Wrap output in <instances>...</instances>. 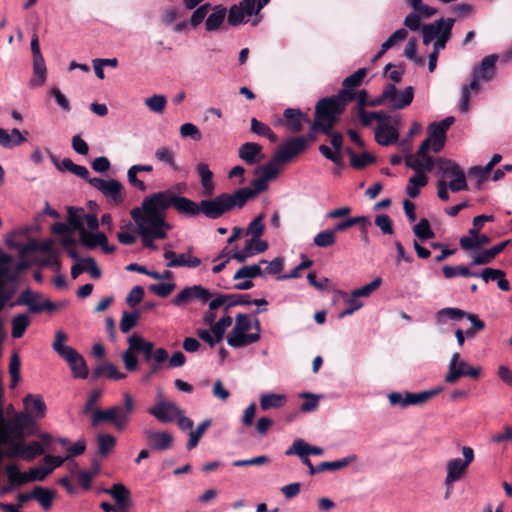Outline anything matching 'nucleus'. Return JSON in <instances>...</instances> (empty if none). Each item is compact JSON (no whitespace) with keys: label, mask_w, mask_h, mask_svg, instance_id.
Wrapping results in <instances>:
<instances>
[{"label":"nucleus","mask_w":512,"mask_h":512,"mask_svg":"<svg viewBox=\"0 0 512 512\" xmlns=\"http://www.w3.org/2000/svg\"><path fill=\"white\" fill-rule=\"evenodd\" d=\"M173 207L181 216L194 218L202 214L198 202L180 195H175L170 189L155 192L146 196L141 206L130 210L137 233L144 247L156 250L155 239H165L172 226L166 220V211Z\"/></svg>","instance_id":"nucleus-1"},{"label":"nucleus","mask_w":512,"mask_h":512,"mask_svg":"<svg viewBox=\"0 0 512 512\" xmlns=\"http://www.w3.org/2000/svg\"><path fill=\"white\" fill-rule=\"evenodd\" d=\"M251 185L252 188L243 187L232 193H221L214 198L200 200L198 204L202 214L207 219H218L235 207L243 208L249 200L268 189V181L261 176L253 179Z\"/></svg>","instance_id":"nucleus-2"},{"label":"nucleus","mask_w":512,"mask_h":512,"mask_svg":"<svg viewBox=\"0 0 512 512\" xmlns=\"http://www.w3.org/2000/svg\"><path fill=\"white\" fill-rule=\"evenodd\" d=\"M123 401V406L115 405L106 410L97 409L92 416V425L97 426L101 422L109 421L118 431H123L134 411V401L129 393L123 394Z\"/></svg>","instance_id":"nucleus-3"},{"label":"nucleus","mask_w":512,"mask_h":512,"mask_svg":"<svg viewBox=\"0 0 512 512\" xmlns=\"http://www.w3.org/2000/svg\"><path fill=\"white\" fill-rule=\"evenodd\" d=\"M42 299V294L39 292H34L30 288H26L23 290L17 299L11 303H9V307L15 306H27L28 311L33 314L42 313L44 311L53 312L59 306H63L64 303L55 304L50 299H44L41 302L38 300Z\"/></svg>","instance_id":"nucleus-4"},{"label":"nucleus","mask_w":512,"mask_h":512,"mask_svg":"<svg viewBox=\"0 0 512 512\" xmlns=\"http://www.w3.org/2000/svg\"><path fill=\"white\" fill-rule=\"evenodd\" d=\"M34 425L35 421L32 415L23 411L17 413L14 418L5 423V432L2 433L9 436L13 435L18 439H24L26 436L34 433Z\"/></svg>","instance_id":"nucleus-5"},{"label":"nucleus","mask_w":512,"mask_h":512,"mask_svg":"<svg viewBox=\"0 0 512 512\" xmlns=\"http://www.w3.org/2000/svg\"><path fill=\"white\" fill-rule=\"evenodd\" d=\"M462 454L464 457L463 461L460 458H453L447 461L445 485L449 486L452 483L457 482L465 472L466 468L474 460V450L471 447H462Z\"/></svg>","instance_id":"nucleus-6"},{"label":"nucleus","mask_w":512,"mask_h":512,"mask_svg":"<svg viewBox=\"0 0 512 512\" xmlns=\"http://www.w3.org/2000/svg\"><path fill=\"white\" fill-rule=\"evenodd\" d=\"M212 297L213 294L209 289L200 284H195L186 286L177 293L172 299V304L176 307H182L194 300L199 301L201 304H206Z\"/></svg>","instance_id":"nucleus-7"},{"label":"nucleus","mask_w":512,"mask_h":512,"mask_svg":"<svg viewBox=\"0 0 512 512\" xmlns=\"http://www.w3.org/2000/svg\"><path fill=\"white\" fill-rule=\"evenodd\" d=\"M454 24V18L444 19L441 17L432 23L422 25L423 44L428 45L437 37L445 34L447 37H451Z\"/></svg>","instance_id":"nucleus-8"},{"label":"nucleus","mask_w":512,"mask_h":512,"mask_svg":"<svg viewBox=\"0 0 512 512\" xmlns=\"http://www.w3.org/2000/svg\"><path fill=\"white\" fill-rule=\"evenodd\" d=\"M90 185L99 190L106 198L111 199L115 204H120L124 201V188L117 179L110 178L104 180L102 178L93 177L90 181Z\"/></svg>","instance_id":"nucleus-9"},{"label":"nucleus","mask_w":512,"mask_h":512,"mask_svg":"<svg viewBox=\"0 0 512 512\" xmlns=\"http://www.w3.org/2000/svg\"><path fill=\"white\" fill-rule=\"evenodd\" d=\"M306 146V139L303 136L289 138L275 152V161H280L283 164L288 163L303 152Z\"/></svg>","instance_id":"nucleus-10"},{"label":"nucleus","mask_w":512,"mask_h":512,"mask_svg":"<svg viewBox=\"0 0 512 512\" xmlns=\"http://www.w3.org/2000/svg\"><path fill=\"white\" fill-rule=\"evenodd\" d=\"M344 111V104L335 96L322 98L315 107L317 119H336Z\"/></svg>","instance_id":"nucleus-11"},{"label":"nucleus","mask_w":512,"mask_h":512,"mask_svg":"<svg viewBox=\"0 0 512 512\" xmlns=\"http://www.w3.org/2000/svg\"><path fill=\"white\" fill-rule=\"evenodd\" d=\"M148 413L160 423H171L175 420L181 409L171 401L159 400L154 406L148 409Z\"/></svg>","instance_id":"nucleus-12"},{"label":"nucleus","mask_w":512,"mask_h":512,"mask_svg":"<svg viewBox=\"0 0 512 512\" xmlns=\"http://www.w3.org/2000/svg\"><path fill=\"white\" fill-rule=\"evenodd\" d=\"M143 434L147 445L152 451H166L173 444V436L168 431L146 429Z\"/></svg>","instance_id":"nucleus-13"},{"label":"nucleus","mask_w":512,"mask_h":512,"mask_svg":"<svg viewBox=\"0 0 512 512\" xmlns=\"http://www.w3.org/2000/svg\"><path fill=\"white\" fill-rule=\"evenodd\" d=\"M498 60L497 54L485 56L478 66L473 69L472 77L480 78L481 81L490 82L496 75V62Z\"/></svg>","instance_id":"nucleus-14"},{"label":"nucleus","mask_w":512,"mask_h":512,"mask_svg":"<svg viewBox=\"0 0 512 512\" xmlns=\"http://www.w3.org/2000/svg\"><path fill=\"white\" fill-rule=\"evenodd\" d=\"M238 157L247 165H255L260 163L265 155L262 147L256 142H245L238 148Z\"/></svg>","instance_id":"nucleus-15"},{"label":"nucleus","mask_w":512,"mask_h":512,"mask_svg":"<svg viewBox=\"0 0 512 512\" xmlns=\"http://www.w3.org/2000/svg\"><path fill=\"white\" fill-rule=\"evenodd\" d=\"M102 492L109 494L118 506V511L128 509L131 505V492L123 483H115L109 488H103Z\"/></svg>","instance_id":"nucleus-16"},{"label":"nucleus","mask_w":512,"mask_h":512,"mask_svg":"<svg viewBox=\"0 0 512 512\" xmlns=\"http://www.w3.org/2000/svg\"><path fill=\"white\" fill-rule=\"evenodd\" d=\"M67 340V335L62 331L58 330L55 333V340L53 342V350L67 363L72 361L73 359H76V356H78L79 352L71 347L66 346L63 343Z\"/></svg>","instance_id":"nucleus-17"},{"label":"nucleus","mask_w":512,"mask_h":512,"mask_svg":"<svg viewBox=\"0 0 512 512\" xmlns=\"http://www.w3.org/2000/svg\"><path fill=\"white\" fill-rule=\"evenodd\" d=\"M128 345L131 346L137 353L143 354L144 360L150 363L153 360L154 344L146 341L142 336L133 334L128 337Z\"/></svg>","instance_id":"nucleus-18"},{"label":"nucleus","mask_w":512,"mask_h":512,"mask_svg":"<svg viewBox=\"0 0 512 512\" xmlns=\"http://www.w3.org/2000/svg\"><path fill=\"white\" fill-rule=\"evenodd\" d=\"M414 99V88L412 86L405 87L401 92H397V88L393 95L389 98V107L393 110H401L409 106Z\"/></svg>","instance_id":"nucleus-19"},{"label":"nucleus","mask_w":512,"mask_h":512,"mask_svg":"<svg viewBox=\"0 0 512 512\" xmlns=\"http://www.w3.org/2000/svg\"><path fill=\"white\" fill-rule=\"evenodd\" d=\"M101 377L117 381L126 378V374L120 372L114 364L106 362L95 367L91 374V379L93 381H96Z\"/></svg>","instance_id":"nucleus-20"},{"label":"nucleus","mask_w":512,"mask_h":512,"mask_svg":"<svg viewBox=\"0 0 512 512\" xmlns=\"http://www.w3.org/2000/svg\"><path fill=\"white\" fill-rule=\"evenodd\" d=\"M26 140V136L18 128L11 129L10 133L3 128L0 129V146L2 148L12 149L20 146Z\"/></svg>","instance_id":"nucleus-21"},{"label":"nucleus","mask_w":512,"mask_h":512,"mask_svg":"<svg viewBox=\"0 0 512 512\" xmlns=\"http://www.w3.org/2000/svg\"><path fill=\"white\" fill-rule=\"evenodd\" d=\"M399 138L398 130L390 125H379L375 129V141L382 146L395 143Z\"/></svg>","instance_id":"nucleus-22"},{"label":"nucleus","mask_w":512,"mask_h":512,"mask_svg":"<svg viewBox=\"0 0 512 512\" xmlns=\"http://www.w3.org/2000/svg\"><path fill=\"white\" fill-rule=\"evenodd\" d=\"M508 242V240L502 241L494 245L490 249L484 250L480 254L474 256L473 260L470 263V266L489 264L499 253H501L505 249Z\"/></svg>","instance_id":"nucleus-23"},{"label":"nucleus","mask_w":512,"mask_h":512,"mask_svg":"<svg viewBox=\"0 0 512 512\" xmlns=\"http://www.w3.org/2000/svg\"><path fill=\"white\" fill-rule=\"evenodd\" d=\"M286 119V125L292 132H299L302 130L303 121L308 120L307 116L298 108H287L283 113Z\"/></svg>","instance_id":"nucleus-24"},{"label":"nucleus","mask_w":512,"mask_h":512,"mask_svg":"<svg viewBox=\"0 0 512 512\" xmlns=\"http://www.w3.org/2000/svg\"><path fill=\"white\" fill-rule=\"evenodd\" d=\"M213 12L207 16L205 20V30L207 32H214L218 30L223 24L227 9L222 5H216L213 8Z\"/></svg>","instance_id":"nucleus-25"},{"label":"nucleus","mask_w":512,"mask_h":512,"mask_svg":"<svg viewBox=\"0 0 512 512\" xmlns=\"http://www.w3.org/2000/svg\"><path fill=\"white\" fill-rule=\"evenodd\" d=\"M428 137L432 141V151L439 153L446 144L447 134L442 127L430 123L427 127Z\"/></svg>","instance_id":"nucleus-26"},{"label":"nucleus","mask_w":512,"mask_h":512,"mask_svg":"<svg viewBox=\"0 0 512 512\" xmlns=\"http://www.w3.org/2000/svg\"><path fill=\"white\" fill-rule=\"evenodd\" d=\"M85 210L82 207H67V215L66 221L70 225L71 229L80 233L85 229L84 227V218H85Z\"/></svg>","instance_id":"nucleus-27"},{"label":"nucleus","mask_w":512,"mask_h":512,"mask_svg":"<svg viewBox=\"0 0 512 512\" xmlns=\"http://www.w3.org/2000/svg\"><path fill=\"white\" fill-rule=\"evenodd\" d=\"M105 241V233L101 231L89 232L84 229L79 233V243L88 250L100 247Z\"/></svg>","instance_id":"nucleus-28"},{"label":"nucleus","mask_w":512,"mask_h":512,"mask_svg":"<svg viewBox=\"0 0 512 512\" xmlns=\"http://www.w3.org/2000/svg\"><path fill=\"white\" fill-rule=\"evenodd\" d=\"M443 386H437L435 388L420 391L418 393L408 392L406 391V400L405 402L409 405H421L428 401L430 398L438 395L443 391Z\"/></svg>","instance_id":"nucleus-29"},{"label":"nucleus","mask_w":512,"mask_h":512,"mask_svg":"<svg viewBox=\"0 0 512 512\" xmlns=\"http://www.w3.org/2000/svg\"><path fill=\"white\" fill-rule=\"evenodd\" d=\"M196 171L200 177V182L206 196L212 195L214 191L213 172L209 169L208 164L199 163L196 166Z\"/></svg>","instance_id":"nucleus-30"},{"label":"nucleus","mask_w":512,"mask_h":512,"mask_svg":"<svg viewBox=\"0 0 512 512\" xmlns=\"http://www.w3.org/2000/svg\"><path fill=\"white\" fill-rule=\"evenodd\" d=\"M21 440H13L8 434H3L0 431V443L7 446L6 456L8 458H23V441Z\"/></svg>","instance_id":"nucleus-31"},{"label":"nucleus","mask_w":512,"mask_h":512,"mask_svg":"<svg viewBox=\"0 0 512 512\" xmlns=\"http://www.w3.org/2000/svg\"><path fill=\"white\" fill-rule=\"evenodd\" d=\"M53 240L46 239L44 241H38L36 239H31L27 244L23 245L19 250L20 257H23L28 252L41 251L44 253H49L52 251Z\"/></svg>","instance_id":"nucleus-32"},{"label":"nucleus","mask_w":512,"mask_h":512,"mask_svg":"<svg viewBox=\"0 0 512 512\" xmlns=\"http://www.w3.org/2000/svg\"><path fill=\"white\" fill-rule=\"evenodd\" d=\"M407 30L404 28H400L392 33L389 38L384 41L381 45L380 50L377 54H375L372 58V62L377 61L384 53H386L394 44L397 42L403 41L407 37Z\"/></svg>","instance_id":"nucleus-33"},{"label":"nucleus","mask_w":512,"mask_h":512,"mask_svg":"<svg viewBox=\"0 0 512 512\" xmlns=\"http://www.w3.org/2000/svg\"><path fill=\"white\" fill-rule=\"evenodd\" d=\"M438 174L443 177H454L461 172L460 166L453 160L440 157L437 159Z\"/></svg>","instance_id":"nucleus-34"},{"label":"nucleus","mask_w":512,"mask_h":512,"mask_svg":"<svg viewBox=\"0 0 512 512\" xmlns=\"http://www.w3.org/2000/svg\"><path fill=\"white\" fill-rule=\"evenodd\" d=\"M23 403L27 409H30L36 413V416L42 418L46 413V404L40 395L27 394Z\"/></svg>","instance_id":"nucleus-35"},{"label":"nucleus","mask_w":512,"mask_h":512,"mask_svg":"<svg viewBox=\"0 0 512 512\" xmlns=\"http://www.w3.org/2000/svg\"><path fill=\"white\" fill-rule=\"evenodd\" d=\"M286 403V396L284 394L268 393L260 397V407L262 410H269L271 408H280Z\"/></svg>","instance_id":"nucleus-36"},{"label":"nucleus","mask_w":512,"mask_h":512,"mask_svg":"<svg viewBox=\"0 0 512 512\" xmlns=\"http://www.w3.org/2000/svg\"><path fill=\"white\" fill-rule=\"evenodd\" d=\"M357 456L355 454H350L346 457H343L341 459L335 460V461H324L318 464V469L320 472L323 471H336L339 469H342L344 467H347L350 463L355 461Z\"/></svg>","instance_id":"nucleus-37"},{"label":"nucleus","mask_w":512,"mask_h":512,"mask_svg":"<svg viewBox=\"0 0 512 512\" xmlns=\"http://www.w3.org/2000/svg\"><path fill=\"white\" fill-rule=\"evenodd\" d=\"M72 376L76 379H86L89 376V370L84 357L79 353L76 359L68 362Z\"/></svg>","instance_id":"nucleus-38"},{"label":"nucleus","mask_w":512,"mask_h":512,"mask_svg":"<svg viewBox=\"0 0 512 512\" xmlns=\"http://www.w3.org/2000/svg\"><path fill=\"white\" fill-rule=\"evenodd\" d=\"M13 338H20L25 333L27 327L30 325V318L26 313H21L12 318L11 321Z\"/></svg>","instance_id":"nucleus-39"},{"label":"nucleus","mask_w":512,"mask_h":512,"mask_svg":"<svg viewBox=\"0 0 512 512\" xmlns=\"http://www.w3.org/2000/svg\"><path fill=\"white\" fill-rule=\"evenodd\" d=\"M52 472H53V468H47V467H43V466L31 467L29 469V471L27 472V477L21 478L19 483L44 481Z\"/></svg>","instance_id":"nucleus-40"},{"label":"nucleus","mask_w":512,"mask_h":512,"mask_svg":"<svg viewBox=\"0 0 512 512\" xmlns=\"http://www.w3.org/2000/svg\"><path fill=\"white\" fill-rule=\"evenodd\" d=\"M256 277H264V272L260 264L245 265L240 267L234 274L233 279H253Z\"/></svg>","instance_id":"nucleus-41"},{"label":"nucleus","mask_w":512,"mask_h":512,"mask_svg":"<svg viewBox=\"0 0 512 512\" xmlns=\"http://www.w3.org/2000/svg\"><path fill=\"white\" fill-rule=\"evenodd\" d=\"M281 164L283 163L280 161H275V155H273V157L266 164L255 169L254 173L258 174L261 172V177L269 181L275 179L278 176V166Z\"/></svg>","instance_id":"nucleus-42"},{"label":"nucleus","mask_w":512,"mask_h":512,"mask_svg":"<svg viewBox=\"0 0 512 512\" xmlns=\"http://www.w3.org/2000/svg\"><path fill=\"white\" fill-rule=\"evenodd\" d=\"M33 494L35 495L33 499L37 500L43 509L47 510L52 506L54 493L49 488L35 486Z\"/></svg>","instance_id":"nucleus-43"},{"label":"nucleus","mask_w":512,"mask_h":512,"mask_svg":"<svg viewBox=\"0 0 512 512\" xmlns=\"http://www.w3.org/2000/svg\"><path fill=\"white\" fill-rule=\"evenodd\" d=\"M480 78H473L471 83L466 86L464 85L461 90V100L458 106L460 113H466L469 109V100H470V90H479V81Z\"/></svg>","instance_id":"nucleus-44"},{"label":"nucleus","mask_w":512,"mask_h":512,"mask_svg":"<svg viewBox=\"0 0 512 512\" xmlns=\"http://www.w3.org/2000/svg\"><path fill=\"white\" fill-rule=\"evenodd\" d=\"M466 316V311L456 307H446L440 309L436 314L439 323H443L446 319L458 321Z\"/></svg>","instance_id":"nucleus-45"},{"label":"nucleus","mask_w":512,"mask_h":512,"mask_svg":"<svg viewBox=\"0 0 512 512\" xmlns=\"http://www.w3.org/2000/svg\"><path fill=\"white\" fill-rule=\"evenodd\" d=\"M33 72L35 77L30 80L31 86H41L46 80V65L44 58L33 59Z\"/></svg>","instance_id":"nucleus-46"},{"label":"nucleus","mask_w":512,"mask_h":512,"mask_svg":"<svg viewBox=\"0 0 512 512\" xmlns=\"http://www.w3.org/2000/svg\"><path fill=\"white\" fill-rule=\"evenodd\" d=\"M427 184L425 174L413 175L408 180L406 193L410 198H416L419 195V189Z\"/></svg>","instance_id":"nucleus-47"},{"label":"nucleus","mask_w":512,"mask_h":512,"mask_svg":"<svg viewBox=\"0 0 512 512\" xmlns=\"http://www.w3.org/2000/svg\"><path fill=\"white\" fill-rule=\"evenodd\" d=\"M459 358L460 354L455 352L449 362V370L445 376V381L447 383H455L460 377L463 376V372L461 367L459 366Z\"/></svg>","instance_id":"nucleus-48"},{"label":"nucleus","mask_w":512,"mask_h":512,"mask_svg":"<svg viewBox=\"0 0 512 512\" xmlns=\"http://www.w3.org/2000/svg\"><path fill=\"white\" fill-rule=\"evenodd\" d=\"M140 318V311L134 310L132 312L123 311L122 317L120 320V330L122 333H128L131 329H133Z\"/></svg>","instance_id":"nucleus-49"},{"label":"nucleus","mask_w":512,"mask_h":512,"mask_svg":"<svg viewBox=\"0 0 512 512\" xmlns=\"http://www.w3.org/2000/svg\"><path fill=\"white\" fill-rule=\"evenodd\" d=\"M442 272L445 278L451 279L457 276L462 277H474L476 272H473L467 266H449L445 265L442 267Z\"/></svg>","instance_id":"nucleus-50"},{"label":"nucleus","mask_w":512,"mask_h":512,"mask_svg":"<svg viewBox=\"0 0 512 512\" xmlns=\"http://www.w3.org/2000/svg\"><path fill=\"white\" fill-rule=\"evenodd\" d=\"M490 241L489 236L486 234H480L476 239L461 237L459 243L463 250H476L480 246L488 244Z\"/></svg>","instance_id":"nucleus-51"},{"label":"nucleus","mask_w":512,"mask_h":512,"mask_svg":"<svg viewBox=\"0 0 512 512\" xmlns=\"http://www.w3.org/2000/svg\"><path fill=\"white\" fill-rule=\"evenodd\" d=\"M116 445V438L111 434H98V454L106 456Z\"/></svg>","instance_id":"nucleus-52"},{"label":"nucleus","mask_w":512,"mask_h":512,"mask_svg":"<svg viewBox=\"0 0 512 512\" xmlns=\"http://www.w3.org/2000/svg\"><path fill=\"white\" fill-rule=\"evenodd\" d=\"M155 157L159 162L165 163L172 170L179 171L180 168L175 162V156L171 149L167 147H162L156 150Z\"/></svg>","instance_id":"nucleus-53"},{"label":"nucleus","mask_w":512,"mask_h":512,"mask_svg":"<svg viewBox=\"0 0 512 512\" xmlns=\"http://www.w3.org/2000/svg\"><path fill=\"white\" fill-rule=\"evenodd\" d=\"M211 423V419H205L202 423H200L197 426V428L194 431L190 433L189 440L186 445L188 450H192L198 445L202 435L204 434L205 430L211 425Z\"/></svg>","instance_id":"nucleus-54"},{"label":"nucleus","mask_w":512,"mask_h":512,"mask_svg":"<svg viewBox=\"0 0 512 512\" xmlns=\"http://www.w3.org/2000/svg\"><path fill=\"white\" fill-rule=\"evenodd\" d=\"M336 242V236L331 229L322 230L313 239V244L320 248L332 246Z\"/></svg>","instance_id":"nucleus-55"},{"label":"nucleus","mask_w":512,"mask_h":512,"mask_svg":"<svg viewBox=\"0 0 512 512\" xmlns=\"http://www.w3.org/2000/svg\"><path fill=\"white\" fill-rule=\"evenodd\" d=\"M413 232L421 240H429L435 237V233L430 227L428 219L422 218L414 225Z\"/></svg>","instance_id":"nucleus-56"},{"label":"nucleus","mask_w":512,"mask_h":512,"mask_svg":"<svg viewBox=\"0 0 512 512\" xmlns=\"http://www.w3.org/2000/svg\"><path fill=\"white\" fill-rule=\"evenodd\" d=\"M300 398L307 399L300 406V410L303 413H309L315 411L319 406V399L321 395H317L311 392H302L299 394Z\"/></svg>","instance_id":"nucleus-57"},{"label":"nucleus","mask_w":512,"mask_h":512,"mask_svg":"<svg viewBox=\"0 0 512 512\" xmlns=\"http://www.w3.org/2000/svg\"><path fill=\"white\" fill-rule=\"evenodd\" d=\"M45 450L38 441H32L28 444L23 442V459L27 461L34 460L37 456L44 454Z\"/></svg>","instance_id":"nucleus-58"},{"label":"nucleus","mask_w":512,"mask_h":512,"mask_svg":"<svg viewBox=\"0 0 512 512\" xmlns=\"http://www.w3.org/2000/svg\"><path fill=\"white\" fill-rule=\"evenodd\" d=\"M210 3H204L194 9L189 24L192 28H197L205 18H207L208 11L211 9Z\"/></svg>","instance_id":"nucleus-59"},{"label":"nucleus","mask_w":512,"mask_h":512,"mask_svg":"<svg viewBox=\"0 0 512 512\" xmlns=\"http://www.w3.org/2000/svg\"><path fill=\"white\" fill-rule=\"evenodd\" d=\"M309 444L303 439L298 438L293 441L292 445L285 451L287 456L297 455L300 459L308 457Z\"/></svg>","instance_id":"nucleus-60"},{"label":"nucleus","mask_w":512,"mask_h":512,"mask_svg":"<svg viewBox=\"0 0 512 512\" xmlns=\"http://www.w3.org/2000/svg\"><path fill=\"white\" fill-rule=\"evenodd\" d=\"M167 99L164 95L155 94L145 100V105L151 112L161 114L166 107Z\"/></svg>","instance_id":"nucleus-61"},{"label":"nucleus","mask_w":512,"mask_h":512,"mask_svg":"<svg viewBox=\"0 0 512 512\" xmlns=\"http://www.w3.org/2000/svg\"><path fill=\"white\" fill-rule=\"evenodd\" d=\"M376 162V157L369 153V152H363L361 154H356L353 159L350 161V165L352 168L356 170L364 169L367 165L373 164Z\"/></svg>","instance_id":"nucleus-62"},{"label":"nucleus","mask_w":512,"mask_h":512,"mask_svg":"<svg viewBox=\"0 0 512 512\" xmlns=\"http://www.w3.org/2000/svg\"><path fill=\"white\" fill-rule=\"evenodd\" d=\"M243 7L238 4H233L228 11L227 22L230 26H238L244 23Z\"/></svg>","instance_id":"nucleus-63"},{"label":"nucleus","mask_w":512,"mask_h":512,"mask_svg":"<svg viewBox=\"0 0 512 512\" xmlns=\"http://www.w3.org/2000/svg\"><path fill=\"white\" fill-rule=\"evenodd\" d=\"M232 324V318L229 315L221 317L212 327V333L216 336V341H222L226 329Z\"/></svg>","instance_id":"nucleus-64"}]
</instances>
